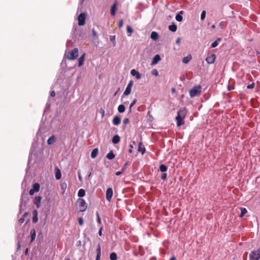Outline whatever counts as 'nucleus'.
Wrapping results in <instances>:
<instances>
[{
    "label": "nucleus",
    "instance_id": "f257e3e1",
    "mask_svg": "<svg viewBox=\"0 0 260 260\" xmlns=\"http://www.w3.org/2000/svg\"><path fill=\"white\" fill-rule=\"evenodd\" d=\"M187 113V111L185 108L180 109L178 111L177 116L176 117L178 126H180L184 123L183 119L185 118Z\"/></svg>",
    "mask_w": 260,
    "mask_h": 260
},
{
    "label": "nucleus",
    "instance_id": "f03ea898",
    "mask_svg": "<svg viewBox=\"0 0 260 260\" xmlns=\"http://www.w3.org/2000/svg\"><path fill=\"white\" fill-rule=\"evenodd\" d=\"M78 49L77 48H75L71 51L66 52L64 57L69 60H75L78 56Z\"/></svg>",
    "mask_w": 260,
    "mask_h": 260
},
{
    "label": "nucleus",
    "instance_id": "7ed1b4c3",
    "mask_svg": "<svg viewBox=\"0 0 260 260\" xmlns=\"http://www.w3.org/2000/svg\"><path fill=\"white\" fill-rule=\"evenodd\" d=\"M189 92L190 96L191 98L199 96L202 92V86L201 85L195 86Z\"/></svg>",
    "mask_w": 260,
    "mask_h": 260
},
{
    "label": "nucleus",
    "instance_id": "20e7f679",
    "mask_svg": "<svg viewBox=\"0 0 260 260\" xmlns=\"http://www.w3.org/2000/svg\"><path fill=\"white\" fill-rule=\"evenodd\" d=\"M78 208L80 212H84L87 209V204L85 201L83 199H79L77 201Z\"/></svg>",
    "mask_w": 260,
    "mask_h": 260
},
{
    "label": "nucleus",
    "instance_id": "39448f33",
    "mask_svg": "<svg viewBox=\"0 0 260 260\" xmlns=\"http://www.w3.org/2000/svg\"><path fill=\"white\" fill-rule=\"evenodd\" d=\"M250 260H259L260 259V248L252 251L249 255Z\"/></svg>",
    "mask_w": 260,
    "mask_h": 260
},
{
    "label": "nucleus",
    "instance_id": "423d86ee",
    "mask_svg": "<svg viewBox=\"0 0 260 260\" xmlns=\"http://www.w3.org/2000/svg\"><path fill=\"white\" fill-rule=\"evenodd\" d=\"M86 15L84 13H81L78 17V25H84L85 23Z\"/></svg>",
    "mask_w": 260,
    "mask_h": 260
},
{
    "label": "nucleus",
    "instance_id": "0eeeda50",
    "mask_svg": "<svg viewBox=\"0 0 260 260\" xmlns=\"http://www.w3.org/2000/svg\"><path fill=\"white\" fill-rule=\"evenodd\" d=\"M113 192L112 188L111 187L108 188L107 189L106 194V200L108 201H109V202L111 201L112 197L113 196Z\"/></svg>",
    "mask_w": 260,
    "mask_h": 260
},
{
    "label": "nucleus",
    "instance_id": "6e6552de",
    "mask_svg": "<svg viewBox=\"0 0 260 260\" xmlns=\"http://www.w3.org/2000/svg\"><path fill=\"white\" fill-rule=\"evenodd\" d=\"M216 59V55L214 54L208 56L206 58V61L209 64H212L214 62L215 60Z\"/></svg>",
    "mask_w": 260,
    "mask_h": 260
},
{
    "label": "nucleus",
    "instance_id": "1a4fd4ad",
    "mask_svg": "<svg viewBox=\"0 0 260 260\" xmlns=\"http://www.w3.org/2000/svg\"><path fill=\"white\" fill-rule=\"evenodd\" d=\"M121 122V118L119 116H115L113 119V123L115 125H118Z\"/></svg>",
    "mask_w": 260,
    "mask_h": 260
},
{
    "label": "nucleus",
    "instance_id": "9d476101",
    "mask_svg": "<svg viewBox=\"0 0 260 260\" xmlns=\"http://www.w3.org/2000/svg\"><path fill=\"white\" fill-rule=\"evenodd\" d=\"M41 197L40 196L36 197L35 198L34 203L36 205L37 208H39L41 205Z\"/></svg>",
    "mask_w": 260,
    "mask_h": 260
},
{
    "label": "nucleus",
    "instance_id": "9b49d317",
    "mask_svg": "<svg viewBox=\"0 0 260 260\" xmlns=\"http://www.w3.org/2000/svg\"><path fill=\"white\" fill-rule=\"evenodd\" d=\"M131 74L133 76H135V77H136V78L137 79H139L141 78V75H140V74L138 71H137L136 70H135V69H133V70H131Z\"/></svg>",
    "mask_w": 260,
    "mask_h": 260
},
{
    "label": "nucleus",
    "instance_id": "f8f14e48",
    "mask_svg": "<svg viewBox=\"0 0 260 260\" xmlns=\"http://www.w3.org/2000/svg\"><path fill=\"white\" fill-rule=\"evenodd\" d=\"M116 6H117V3L115 2L113 5H112L111 10L110 12L112 16H115L116 13Z\"/></svg>",
    "mask_w": 260,
    "mask_h": 260
},
{
    "label": "nucleus",
    "instance_id": "ddd939ff",
    "mask_svg": "<svg viewBox=\"0 0 260 260\" xmlns=\"http://www.w3.org/2000/svg\"><path fill=\"white\" fill-rule=\"evenodd\" d=\"M138 151L141 152L142 154H143L145 151V148L144 145L142 142L139 143L138 146Z\"/></svg>",
    "mask_w": 260,
    "mask_h": 260
},
{
    "label": "nucleus",
    "instance_id": "4468645a",
    "mask_svg": "<svg viewBox=\"0 0 260 260\" xmlns=\"http://www.w3.org/2000/svg\"><path fill=\"white\" fill-rule=\"evenodd\" d=\"M85 53H84L78 59V66L81 67L83 65L85 60Z\"/></svg>",
    "mask_w": 260,
    "mask_h": 260
},
{
    "label": "nucleus",
    "instance_id": "2eb2a0df",
    "mask_svg": "<svg viewBox=\"0 0 260 260\" xmlns=\"http://www.w3.org/2000/svg\"><path fill=\"white\" fill-rule=\"evenodd\" d=\"M160 60V57L159 55L157 54L154 56V57L153 58V60L152 61L151 64H156L159 60Z\"/></svg>",
    "mask_w": 260,
    "mask_h": 260
},
{
    "label": "nucleus",
    "instance_id": "dca6fc26",
    "mask_svg": "<svg viewBox=\"0 0 260 260\" xmlns=\"http://www.w3.org/2000/svg\"><path fill=\"white\" fill-rule=\"evenodd\" d=\"M98 151H99V150L97 148L93 149L91 153V158H95L98 155Z\"/></svg>",
    "mask_w": 260,
    "mask_h": 260
},
{
    "label": "nucleus",
    "instance_id": "f3484780",
    "mask_svg": "<svg viewBox=\"0 0 260 260\" xmlns=\"http://www.w3.org/2000/svg\"><path fill=\"white\" fill-rule=\"evenodd\" d=\"M120 141V137L116 135H115L112 138V142L113 144H116L119 143Z\"/></svg>",
    "mask_w": 260,
    "mask_h": 260
},
{
    "label": "nucleus",
    "instance_id": "a211bd4d",
    "mask_svg": "<svg viewBox=\"0 0 260 260\" xmlns=\"http://www.w3.org/2000/svg\"><path fill=\"white\" fill-rule=\"evenodd\" d=\"M30 236H31V241L30 242H32L36 238V231L34 229H32L30 231Z\"/></svg>",
    "mask_w": 260,
    "mask_h": 260
},
{
    "label": "nucleus",
    "instance_id": "6ab92c4d",
    "mask_svg": "<svg viewBox=\"0 0 260 260\" xmlns=\"http://www.w3.org/2000/svg\"><path fill=\"white\" fill-rule=\"evenodd\" d=\"M55 137L54 136H51L47 140V144L48 145H51L55 142Z\"/></svg>",
    "mask_w": 260,
    "mask_h": 260
},
{
    "label": "nucleus",
    "instance_id": "aec40b11",
    "mask_svg": "<svg viewBox=\"0 0 260 260\" xmlns=\"http://www.w3.org/2000/svg\"><path fill=\"white\" fill-rule=\"evenodd\" d=\"M150 37L152 40H156L158 38V34L155 31H152L151 33Z\"/></svg>",
    "mask_w": 260,
    "mask_h": 260
},
{
    "label": "nucleus",
    "instance_id": "412c9836",
    "mask_svg": "<svg viewBox=\"0 0 260 260\" xmlns=\"http://www.w3.org/2000/svg\"><path fill=\"white\" fill-rule=\"evenodd\" d=\"M115 154L112 151H110L109 153H108L106 156L107 158L110 160H112V159H114L115 158Z\"/></svg>",
    "mask_w": 260,
    "mask_h": 260
},
{
    "label": "nucleus",
    "instance_id": "4be33fe9",
    "mask_svg": "<svg viewBox=\"0 0 260 260\" xmlns=\"http://www.w3.org/2000/svg\"><path fill=\"white\" fill-rule=\"evenodd\" d=\"M169 29L170 30L173 32H175L177 30V26L174 23L169 26Z\"/></svg>",
    "mask_w": 260,
    "mask_h": 260
},
{
    "label": "nucleus",
    "instance_id": "5701e85b",
    "mask_svg": "<svg viewBox=\"0 0 260 260\" xmlns=\"http://www.w3.org/2000/svg\"><path fill=\"white\" fill-rule=\"evenodd\" d=\"M159 169L161 172H165L167 171L168 167L166 165L161 164L159 166Z\"/></svg>",
    "mask_w": 260,
    "mask_h": 260
},
{
    "label": "nucleus",
    "instance_id": "b1692460",
    "mask_svg": "<svg viewBox=\"0 0 260 260\" xmlns=\"http://www.w3.org/2000/svg\"><path fill=\"white\" fill-rule=\"evenodd\" d=\"M32 189L35 191L37 192L40 189V184L38 183H36L33 184Z\"/></svg>",
    "mask_w": 260,
    "mask_h": 260
},
{
    "label": "nucleus",
    "instance_id": "393cba45",
    "mask_svg": "<svg viewBox=\"0 0 260 260\" xmlns=\"http://www.w3.org/2000/svg\"><path fill=\"white\" fill-rule=\"evenodd\" d=\"M191 59V56L188 55L187 56L184 57L182 59V62L184 63H187Z\"/></svg>",
    "mask_w": 260,
    "mask_h": 260
},
{
    "label": "nucleus",
    "instance_id": "a878e982",
    "mask_svg": "<svg viewBox=\"0 0 260 260\" xmlns=\"http://www.w3.org/2000/svg\"><path fill=\"white\" fill-rule=\"evenodd\" d=\"M61 172L58 169H57L56 172L55 173V178L57 180H59L61 178Z\"/></svg>",
    "mask_w": 260,
    "mask_h": 260
},
{
    "label": "nucleus",
    "instance_id": "bb28decb",
    "mask_svg": "<svg viewBox=\"0 0 260 260\" xmlns=\"http://www.w3.org/2000/svg\"><path fill=\"white\" fill-rule=\"evenodd\" d=\"M85 191L84 189L81 188V189H80L79 191H78V196L79 197H83L85 196Z\"/></svg>",
    "mask_w": 260,
    "mask_h": 260
},
{
    "label": "nucleus",
    "instance_id": "cd10ccee",
    "mask_svg": "<svg viewBox=\"0 0 260 260\" xmlns=\"http://www.w3.org/2000/svg\"><path fill=\"white\" fill-rule=\"evenodd\" d=\"M125 108L123 105H120L118 107V111L120 113H123L125 111Z\"/></svg>",
    "mask_w": 260,
    "mask_h": 260
},
{
    "label": "nucleus",
    "instance_id": "c85d7f7f",
    "mask_svg": "<svg viewBox=\"0 0 260 260\" xmlns=\"http://www.w3.org/2000/svg\"><path fill=\"white\" fill-rule=\"evenodd\" d=\"M110 259L111 260H116L117 259V255L115 252H112L110 255Z\"/></svg>",
    "mask_w": 260,
    "mask_h": 260
},
{
    "label": "nucleus",
    "instance_id": "c756f323",
    "mask_svg": "<svg viewBox=\"0 0 260 260\" xmlns=\"http://www.w3.org/2000/svg\"><path fill=\"white\" fill-rule=\"evenodd\" d=\"M131 90H132V88L127 86L124 91L123 94L125 95H128V94H129L131 93Z\"/></svg>",
    "mask_w": 260,
    "mask_h": 260
},
{
    "label": "nucleus",
    "instance_id": "7c9ffc66",
    "mask_svg": "<svg viewBox=\"0 0 260 260\" xmlns=\"http://www.w3.org/2000/svg\"><path fill=\"white\" fill-rule=\"evenodd\" d=\"M221 40V38H217L215 41H214V42H213L211 44V47L212 48L216 47L218 44V41H220Z\"/></svg>",
    "mask_w": 260,
    "mask_h": 260
},
{
    "label": "nucleus",
    "instance_id": "2f4dec72",
    "mask_svg": "<svg viewBox=\"0 0 260 260\" xmlns=\"http://www.w3.org/2000/svg\"><path fill=\"white\" fill-rule=\"evenodd\" d=\"M247 210L245 208H241V213L240 215V217H242L244 216V215L247 213Z\"/></svg>",
    "mask_w": 260,
    "mask_h": 260
},
{
    "label": "nucleus",
    "instance_id": "473e14b6",
    "mask_svg": "<svg viewBox=\"0 0 260 260\" xmlns=\"http://www.w3.org/2000/svg\"><path fill=\"white\" fill-rule=\"evenodd\" d=\"M175 19L177 21H178L179 22H181L183 20V17L180 14H178L176 16Z\"/></svg>",
    "mask_w": 260,
    "mask_h": 260
},
{
    "label": "nucleus",
    "instance_id": "72a5a7b5",
    "mask_svg": "<svg viewBox=\"0 0 260 260\" xmlns=\"http://www.w3.org/2000/svg\"><path fill=\"white\" fill-rule=\"evenodd\" d=\"M137 102V100L136 99H135L133 102L131 104L130 106H129V112H131L132 111V108L133 106H134L135 104Z\"/></svg>",
    "mask_w": 260,
    "mask_h": 260
},
{
    "label": "nucleus",
    "instance_id": "f704fd0d",
    "mask_svg": "<svg viewBox=\"0 0 260 260\" xmlns=\"http://www.w3.org/2000/svg\"><path fill=\"white\" fill-rule=\"evenodd\" d=\"M110 40L111 41L113 42V46H114L115 45V36H110Z\"/></svg>",
    "mask_w": 260,
    "mask_h": 260
},
{
    "label": "nucleus",
    "instance_id": "c9c22d12",
    "mask_svg": "<svg viewBox=\"0 0 260 260\" xmlns=\"http://www.w3.org/2000/svg\"><path fill=\"white\" fill-rule=\"evenodd\" d=\"M125 171V167H123L122 169H121V171H117L115 173V175H117V176H119L124 171Z\"/></svg>",
    "mask_w": 260,
    "mask_h": 260
},
{
    "label": "nucleus",
    "instance_id": "e433bc0d",
    "mask_svg": "<svg viewBox=\"0 0 260 260\" xmlns=\"http://www.w3.org/2000/svg\"><path fill=\"white\" fill-rule=\"evenodd\" d=\"M126 30H127V32H129V33H131V34L133 32V29L131 27L130 25H127L126 26Z\"/></svg>",
    "mask_w": 260,
    "mask_h": 260
},
{
    "label": "nucleus",
    "instance_id": "4c0bfd02",
    "mask_svg": "<svg viewBox=\"0 0 260 260\" xmlns=\"http://www.w3.org/2000/svg\"><path fill=\"white\" fill-rule=\"evenodd\" d=\"M206 14V12L205 11H202V14H201V20H203L205 18Z\"/></svg>",
    "mask_w": 260,
    "mask_h": 260
},
{
    "label": "nucleus",
    "instance_id": "58836bf2",
    "mask_svg": "<svg viewBox=\"0 0 260 260\" xmlns=\"http://www.w3.org/2000/svg\"><path fill=\"white\" fill-rule=\"evenodd\" d=\"M92 36L94 37H95L96 39H97V38H98V34H97V32L95 31L94 28H93L92 30Z\"/></svg>",
    "mask_w": 260,
    "mask_h": 260
},
{
    "label": "nucleus",
    "instance_id": "ea45409f",
    "mask_svg": "<svg viewBox=\"0 0 260 260\" xmlns=\"http://www.w3.org/2000/svg\"><path fill=\"white\" fill-rule=\"evenodd\" d=\"M96 254H101V248L100 245L99 244L96 249Z\"/></svg>",
    "mask_w": 260,
    "mask_h": 260
},
{
    "label": "nucleus",
    "instance_id": "a19ab883",
    "mask_svg": "<svg viewBox=\"0 0 260 260\" xmlns=\"http://www.w3.org/2000/svg\"><path fill=\"white\" fill-rule=\"evenodd\" d=\"M78 178H79V180L80 182H82V176H81V172H80V171L79 170L78 172Z\"/></svg>",
    "mask_w": 260,
    "mask_h": 260
},
{
    "label": "nucleus",
    "instance_id": "79ce46f5",
    "mask_svg": "<svg viewBox=\"0 0 260 260\" xmlns=\"http://www.w3.org/2000/svg\"><path fill=\"white\" fill-rule=\"evenodd\" d=\"M167 174L166 173H162L161 175V176H160V178L161 179L165 180L167 178Z\"/></svg>",
    "mask_w": 260,
    "mask_h": 260
},
{
    "label": "nucleus",
    "instance_id": "37998d69",
    "mask_svg": "<svg viewBox=\"0 0 260 260\" xmlns=\"http://www.w3.org/2000/svg\"><path fill=\"white\" fill-rule=\"evenodd\" d=\"M96 215H97V222L101 224V218H100V215H99V213L97 212H96Z\"/></svg>",
    "mask_w": 260,
    "mask_h": 260
},
{
    "label": "nucleus",
    "instance_id": "c03bdc74",
    "mask_svg": "<svg viewBox=\"0 0 260 260\" xmlns=\"http://www.w3.org/2000/svg\"><path fill=\"white\" fill-rule=\"evenodd\" d=\"M78 222L80 225H82L83 224V219H82V217H80L78 219Z\"/></svg>",
    "mask_w": 260,
    "mask_h": 260
},
{
    "label": "nucleus",
    "instance_id": "a18cd8bd",
    "mask_svg": "<svg viewBox=\"0 0 260 260\" xmlns=\"http://www.w3.org/2000/svg\"><path fill=\"white\" fill-rule=\"evenodd\" d=\"M38 220V216H33L32 217V221L33 223L37 222Z\"/></svg>",
    "mask_w": 260,
    "mask_h": 260
},
{
    "label": "nucleus",
    "instance_id": "49530a36",
    "mask_svg": "<svg viewBox=\"0 0 260 260\" xmlns=\"http://www.w3.org/2000/svg\"><path fill=\"white\" fill-rule=\"evenodd\" d=\"M123 122L125 124H127L129 122V119L128 118H125L123 119Z\"/></svg>",
    "mask_w": 260,
    "mask_h": 260
},
{
    "label": "nucleus",
    "instance_id": "de8ad7c7",
    "mask_svg": "<svg viewBox=\"0 0 260 260\" xmlns=\"http://www.w3.org/2000/svg\"><path fill=\"white\" fill-rule=\"evenodd\" d=\"M254 87V83H252L251 84H249V85H248L247 86V88L248 89H252Z\"/></svg>",
    "mask_w": 260,
    "mask_h": 260
},
{
    "label": "nucleus",
    "instance_id": "09e8293b",
    "mask_svg": "<svg viewBox=\"0 0 260 260\" xmlns=\"http://www.w3.org/2000/svg\"><path fill=\"white\" fill-rule=\"evenodd\" d=\"M123 20H120L119 22L118 26L121 28L123 26Z\"/></svg>",
    "mask_w": 260,
    "mask_h": 260
},
{
    "label": "nucleus",
    "instance_id": "8fccbe9b",
    "mask_svg": "<svg viewBox=\"0 0 260 260\" xmlns=\"http://www.w3.org/2000/svg\"><path fill=\"white\" fill-rule=\"evenodd\" d=\"M133 86V81L132 80H131L129 82V83H128V84L127 86L132 88Z\"/></svg>",
    "mask_w": 260,
    "mask_h": 260
},
{
    "label": "nucleus",
    "instance_id": "3c124183",
    "mask_svg": "<svg viewBox=\"0 0 260 260\" xmlns=\"http://www.w3.org/2000/svg\"><path fill=\"white\" fill-rule=\"evenodd\" d=\"M33 216H38V211L37 210H34L32 212Z\"/></svg>",
    "mask_w": 260,
    "mask_h": 260
},
{
    "label": "nucleus",
    "instance_id": "603ef678",
    "mask_svg": "<svg viewBox=\"0 0 260 260\" xmlns=\"http://www.w3.org/2000/svg\"><path fill=\"white\" fill-rule=\"evenodd\" d=\"M152 74L155 76H157L158 75V72L156 70H154L152 71Z\"/></svg>",
    "mask_w": 260,
    "mask_h": 260
},
{
    "label": "nucleus",
    "instance_id": "864d4df0",
    "mask_svg": "<svg viewBox=\"0 0 260 260\" xmlns=\"http://www.w3.org/2000/svg\"><path fill=\"white\" fill-rule=\"evenodd\" d=\"M35 191L31 188L29 191V194L31 196L33 195Z\"/></svg>",
    "mask_w": 260,
    "mask_h": 260
},
{
    "label": "nucleus",
    "instance_id": "5fc2aeb1",
    "mask_svg": "<svg viewBox=\"0 0 260 260\" xmlns=\"http://www.w3.org/2000/svg\"><path fill=\"white\" fill-rule=\"evenodd\" d=\"M129 149L128 150V152H129V153H132V149L133 148V146L132 144H130L129 145Z\"/></svg>",
    "mask_w": 260,
    "mask_h": 260
},
{
    "label": "nucleus",
    "instance_id": "6e6d98bb",
    "mask_svg": "<svg viewBox=\"0 0 260 260\" xmlns=\"http://www.w3.org/2000/svg\"><path fill=\"white\" fill-rule=\"evenodd\" d=\"M24 219L23 217L20 218L18 220V221L20 223H22L24 222Z\"/></svg>",
    "mask_w": 260,
    "mask_h": 260
},
{
    "label": "nucleus",
    "instance_id": "4d7b16f0",
    "mask_svg": "<svg viewBox=\"0 0 260 260\" xmlns=\"http://www.w3.org/2000/svg\"><path fill=\"white\" fill-rule=\"evenodd\" d=\"M102 230H103V226H102L100 228V230L99 231V235L100 236H102Z\"/></svg>",
    "mask_w": 260,
    "mask_h": 260
},
{
    "label": "nucleus",
    "instance_id": "13d9d810",
    "mask_svg": "<svg viewBox=\"0 0 260 260\" xmlns=\"http://www.w3.org/2000/svg\"><path fill=\"white\" fill-rule=\"evenodd\" d=\"M50 95L52 96V97H54L55 96V93L54 91H52L50 93Z\"/></svg>",
    "mask_w": 260,
    "mask_h": 260
},
{
    "label": "nucleus",
    "instance_id": "bf43d9fd",
    "mask_svg": "<svg viewBox=\"0 0 260 260\" xmlns=\"http://www.w3.org/2000/svg\"><path fill=\"white\" fill-rule=\"evenodd\" d=\"M100 257H101V254H96V258H95V260H100Z\"/></svg>",
    "mask_w": 260,
    "mask_h": 260
},
{
    "label": "nucleus",
    "instance_id": "052dcab7",
    "mask_svg": "<svg viewBox=\"0 0 260 260\" xmlns=\"http://www.w3.org/2000/svg\"><path fill=\"white\" fill-rule=\"evenodd\" d=\"M20 247H21L20 242H18L17 243V249H19L20 248Z\"/></svg>",
    "mask_w": 260,
    "mask_h": 260
},
{
    "label": "nucleus",
    "instance_id": "680f3d73",
    "mask_svg": "<svg viewBox=\"0 0 260 260\" xmlns=\"http://www.w3.org/2000/svg\"><path fill=\"white\" fill-rule=\"evenodd\" d=\"M176 42L177 44H179L180 42V39L179 38H178Z\"/></svg>",
    "mask_w": 260,
    "mask_h": 260
},
{
    "label": "nucleus",
    "instance_id": "e2e57ef3",
    "mask_svg": "<svg viewBox=\"0 0 260 260\" xmlns=\"http://www.w3.org/2000/svg\"><path fill=\"white\" fill-rule=\"evenodd\" d=\"M101 113L102 115V117H103L104 116V114H105V111L104 110H102L101 111Z\"/></svg>",
    "mask_w": 260,
    "mask_h": 260
},
{
    "label": "nucleus",
    "instance_id": "0e129e2a",
    "mask_svg": "<svg viewBox=\"0 0 260 260\" xmlns=\"http://www.w3.org/2000/svg\"><path fill=\"white\" fill-rule=\"evenodd\" d=\"M175 91H176V89H175V88H172L171 89V92H172V93H175Z\"/></svg>",
    "mask_w": 260,
    "mask_h": 260
},
{
    "label": "nucleus",
    "instance_id": "69168bd1",
    "mask_svg": "<svg viewBox=\"0 0 260 260\" xmlns=\"http://www.w3.org/2000/svg\"><path fill=\"white\" fill-rule=\"evenodd\" d=\"M170 260H176V258L175 256H173L170 259Z\"/></svg>",
    "mask_w": 260,
    "mask_h": 260
},
{
    "label": "nucleus",
    "instance_id": "338daca9",
    "mask_svg": "<svg viewBox=\"0 0 260 260\" xmlns=\"http://www.w3.org/2000/svg\"><path fill=\"white\" fill-rule=\"evenodd\" d=\"M27 215V212H25V213L23 214V217H25V216H26Z\"/></svg>",
    "mask_w": 260,
    "mask_h": 260
},
{
    "label": "nucleus",
    "instance_id": "774afa93",
    "mask_svg": "<svg viewBox=\"0 0 260 260\" xmlns=\"http://www.w3.org/2000/svg\"><path fill=\"white\" fill-rule=\"evenodd\" d=\"M211 27H212V28L214 29L215 28V25L214 24L212 25Z\"/></svg>",
    "mask_w": 260,
    "mask_h": 260
}]
</instances>
